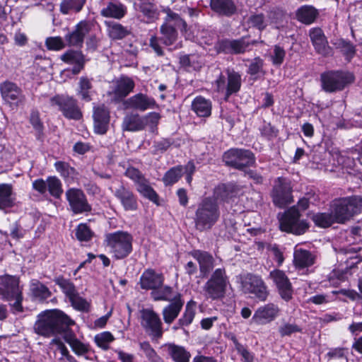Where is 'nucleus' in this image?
<instances>
[{
    "label": "nucleus",
    "mask_w": 362,
    "mask_h": 362,
    "mask_svg": "<svg viewBox=\"0 0 362 362\" xmlns=\"http://www.w3.org/2000/svg\"><path fill=\"white\" fill-rule=\"evenodd\" d=\"M309 35L313 45L317 53L323 56H327L331 54V47L328 45V42L320 28H314L310 29Z\"/></svg>",
    "instance_id": "nucleus-27"
},
{
    "label": "nucleus",
    "mask_w": 362,
    "mask_h": 362,
    "mask_svg": "<svg viewBox=\"0 0 362 362\" xmlns=\"http://www.w3.org/2000/svg\"><path fill=\"white\" fill-rule=\"evenodd\" d=\"M105 24L107 27L108 35L113 40H121L129 34L128 30L120 23L106 21Z\"/></svg>",
    "instance_id": "nucleus-41"
},
{
    "label": "nucleus",
    "mask_w": 362,
    "mask_h": 362,
    "mask_svg": "<svg viewBox=\"0 0 362 362\" xmlns=\"http://www.w3.org/2000/svg\"><path fill=\"white\" fill-rule=\"evenodd\" d=\"M19 278L16 276L6 274L0 276V298L6 301H13L10 303L13 312L23 311V293Z\"/></svg>",
    "instance_id": "nucleus-4"
},
{
    "label": "nucleus",
    "mask_w": 362,
    "mask_h": 362,
    "mask_svg": "<svg viewBox=\"0 0 362 362\" xmlns=\"http://www.w3.org/2000/svg\"><path fill=\"white\" fill-rule=\"evenodd\" d=\"M132 235L122 230L110 233L105 235L107 246L117 259L127 257L132 252Z\"/></svg>",
    "instance_id": "nucleus-6"
},
{
    "label": "nucleus",
    "mask_w": 362,
    "mask_h": 362,
    "mask_svg": "<svg viewBox=\"0 0 362 362\" xmlns=\"http://www.w3.org/2000/svg\"><path fill=\"white\" fill-rule=\"evenodd\" d=\"M337 45L344 54L347 57L351 58L354 55L355 47L350 42L344 40H339Z\"/></svg>",
    "instance_id": "nucleus-61"
},
{
    "label": "nucleus",
    "mask_w": 362,
    "mask_h": 362,
    "mask_svg": "<svg viewBox=\"0 0 362 362\" xmlns=\"http://www.w3.org/2000/svg\"><path fill=\"white\" fill-rule=\"evenodd\" d=\"M315 223L321 228H327L332 224L336 223L333 214L330 213H318L313 216Z\"/></svg>",
    "instance_id": "nucleus-49"
},
{
    "label": "nucleus",
    "mask_w": 362,
    "mask_h": 362,
    "mask_svg": "<svg viewBox=\"0 0 362 362\" xmlns=\"http://www.w3.org/2000/svg\"><path fill=\"white\" fill-rule=\"evenodd\" d=\"M296 16L298 21L306 25H310L317 18L318 11L313 6L304 5L297 9Z\"/></svg>",
    "instance_id": "nucleus-38"
},
{
    "label": "nucleus",
    "mask_w": 362,
    "mask_h": 362,
    "mask_svg": "<svg viewBox=\"0 0 362 362\" xmlns=\"http://www.w3.org/2000/svg\"><path fill=\"white\" fill-rule=\"evenodd\" d=\"M65 195L71 210L75 214L88 212L91 210L86 197L81 189L70 188L66 190Z\"/></svg>",
    "instance_id": "nucleus-18"
},
{
    "label": "nucleus",
    "mask_w": 362,
    "mask_h": 362,
    "mask_svg": "<svg viewBox=\"0 0 362 362\" xmlns=\"http://www.w3.org/2000/svg\"><path fill=\"white\" fill-rule=\"evenodd\" d=\"M50 345H55L57 349L60 352L62 357H66L69 361H72L74 357L69 354V350L59 338H54L50 342Z\"/></svg>",
    "instance_id": "nucleus-60"
},
{
    "label": "nucleus",
    "mask_w": 362,
    "mask_h": 362,
    "mask_svg": "<svg viewBox=\"0 0 362 362\" xmlns=\"http://www.w3.org/2000/svg\"><path fill=\"white\" fill-rule=\"evenodd\" d=\"M279 222L281 230L296 235H301L308 228V223L305 220L300 219L299 211L295 207L286 211L280 218Z\"/></svg>",
    "instance_id": "nucleus-9"
},
{
    "label": "nucleus",
    "mask_w": 362,
    "mask_h": 362,
    "mask_svg": "<svg viewBox=\"0 0 362 362\" xmlns=\"http://www.w3.org/2000/svg\"><path fill=\"white\" fill-rule=\"evenodd\" d=\"M100 4L103 6L100 15L105 18L119 20L127 11L126 6L117 0H101Z\"/></svg>",
    "instance_id": "nucleus-22"
},
{
    "label": "nucleus",
    "mask_w": 362,
    "mask_h": 362,
    "mask_svg": "<svg viewBox=\"0 0 362 362\" xmlns=\"http://www.w3.org/2000/svg\"><path fill=\"white\" fill-rule=\"evenodd\" d=\"M279 307L274 303H268L259 307L252 317V321L258 325H265L273 321L278 315Z\"/></svg>",
    "instance_id": "nucleus-23"
},
{
    "label": "nucleus",
    "mask_w": 362,
    "mask_h": 362,
    "mask_svg": "<svg viewBox=\"0 0 362 362\" xmlns=\"http://www.w3.org/2000/svg\"><path fill=\"white\" fill-rule=\"evenodd\" d=\"M93 119L95 132L98 134H105L110 122V112L104 105L94 107Z\"/></svg>",
    "instance_id": "nucleus-26"
},
{
    "label": "nucleus",
    "mask_w": 362,
    "mask_h": 362,
    "mask_svg": "<svg viewBox=\"0 0 362 362\" xmlns=\"http://www.w3.org/2000/svg\"><path fill=\"white\" fill-rule=\"evenodd\" d=\"M235 195V192L233 185L222 184L214 189V195L211 198L216 202L218 200L228 202Z\"/></svg>",
    "instance_id": "nucleus-40"
},
{
    "label": "nucleus",
    "mask_w": 362,
    "mask_h": 362,
    "mask_svg": "<svg viewBox=\"0 0 362 362\" xmlns=\"http://www.w3.org/2000/svg\"><path fill=\"white\" fill-rule=\"evenodd\" d=\"M60 59L66 64L74 65L72 72L78 74L85 64L84 56L81 51L68 50L61 55Z\"/></svg>",
    "instance_id": "nucleus-31"
},
{
    "label": "nucleus",
    "mask_w": 362,
    "mask_h": 362,
    "mask_svg": "<svg viewBox=\"0 0 362 362\" xmlns=\"http://www.w3.org/2000/svg\"><path fill=\"white\" fill-rule=\"evenodd\" d=\"M160 37L152 35L149 40L150 47L159 56L163 54L162 47L160 45L161 42L165 46L173 45L177 39V33L175 29L168 24H163L160 28Z\"/></svg>",
    "instance_id": "nucleus-14"
},
{
    "label": "nucleus",
    "mask_w": 362,
    "mask_h": 362,
    "mask_svg": "<svg viewBox=\"0 0 362 362\" xmlns=\"http://www.w3.org/2000/svg\"><path fill=\"white\" fill-rule=\"evenodd\" d=\"M74 321L59 310H48L40 313L34 325L35 332L45 337L65 334Z\"/></svg>",
    "instance_id": "nucleus-1"
},
{
    "label": "nucleus",
    "mask_w": 362,
    "mask_h": 362,
    "mask_svg": "<svg viewBox=\"0 0 362 362\" xmlns=\"http://www.w3.org/2000/svg\"><path fill=\"white\" fill-rule=\"evenodd\" d=\"M45 44L48 49L53 51H59L65 47V43L60 37H47Z\"/></svg>",
    "instance_id": "nucleus-57"
},
{
    "label": "nucleus",
    "mask_w": 362,
    "mask_h": 362,
    "mask_svg": "<svg viewBox=\"0 0 362 362\" xmlns=\"http://www.w3.org/2000/svg\"><path fill=\"white\" fill-rule=\"evenodd\" d=\"M136 188L141 196L156 204H158V196L156 191L151 187L146 179L141 180L140 183L136 186Z\"/></svg>",
    "instance_id": "nucleus-42"
},
{
    "label": "nucleus",
    "mask_w": 362,
    "mask_h": 362,
    "mask_svg": "<svg viewBox=\"0 0 362 362\" xmlns=\"http://www.w3.org/2000/svg\"><path fill=\"white\" fill-rule=\"evenodd\" d=\"M284 13L281 11H272L269 16L263 13L251 14L247 19L249 28H256L259 31L264 30L270 23H278L283 18Z\"/></svg>",
    "instance_id": "nucleus-19"
},
{
    "label": "nucleus",
    "mask_w": 362,
    "mask_h": 362,
    "mask_svg": "<svg viewBox=\"0 0 362 362\" xmlns=\"http://www.w3.org/2000/svg\"><path fill=\"white\" fill-rule=\"evenodd\" d=\"M292 187L291 182L284 177H279L272 192L273 202L279 207H284L292 202Z\"/></svg>",
    "instance_id": "nucleus-15"
},
{
    "label": "nucleus",
    "mask_w": 362,
    "mask_h": 362,
    "mask_svg": "<svg viewBox=\"0 0 362 362\" xmlns=\"http://www.w3.org/2000/svg\"><path fill=\"white\" fill-rule=\"evenodd\" d=\"M226 77L221 75L216 81L217 90L218 92L226 91V95L235 93L239 91L241 87V76L239 73L233 69H228L226 70Z\"/></svg>",
    "instance_id": "nucleus-16"
},
{
    "label": "nucleus",
    "mask_w": 362,
    "mask_h": 362,
    "mask_svg": "<svg viewBox=\"0 0 362 362\" xmlns=\"http://www.w3.org/2000/svg\"><path fill=\"white\" fill-rule=\"evenodd\" d=\"M115 339L113 335L109 332H104L95 335L96 344L104 350L109 349V344Z\"/></svg>",
    "instance_id": "nucleus-53"
},
{
    "label": "nucleus",
    "mask_w": 362,
    "mask_h": 362,
    "mask_svg": "<svg viewBox=\"0 0 362 362\" xmlns=\"http://www.w3.org/2000/svg\"><path fill=\"white\" fill-rule=\"evenodd\" d=\"M92 88L90 81L86 77H81L79 81V89L78 94L81 95V99L86 101L91 100L90 90Z\"/></svg>",
    "instance_id": "nucleus-52"
},
{
    "label": "nucleus",
    "mask_w": 362,
    "mask_h": 362,
    "mask_svg": "<svg viewBox=\"0 0 362 362\" xmlns=\"http://www.w3.org/2000/svg\"><path fill=\"white\" fill-rule=\"evenodd\" d=\"M30 291L34 296L40 299H46L51 296V292L48 288L38 281L33 279L30 282Z\"/></svg>",
    "instance_id": "nucleus-46"
},
{
    "label": "nucleus",
    "mask_w": 362,
    "mask_h": 362,
    "mask_svg": "<svg viewBox=\"0 0 362 362\" xmlns=\"http://www.w3.org/2000/svg\"><path fill=\"white\" fill-rule=\"evenodd\" d=\"M192 110L199 117H208L211 114L212 104L209 99L197 96L192 101Z\"/></svg>",
    "instance_id": "nucleus-34"
},
{
    "label": "nucleus",
    "mask_w": 362,
    "mask_h": 362,
    "mask_svg": "<svg viewBox=\"0 0 362 362\" xmlns=\"http://www.w3.org/2000/svg\"><path fill=\"white\" fill-rule=\"evenodd\" d=\"M143 119L138 115H128L124 117L122 129L125 131H139L144 128Z\"/></svg>",
    "instance_id": "nucleus-43"
},
{
    "label": "nucleus",
    "mask_w": 362,
    "mask_h": 362,
    "mask_svg": "<svg viewBox=\"0 0 362 362\" xmlns=\"http://www.w3.org/2000/svg\"><path fill=\"white\" fill-rule=\"evenodd\" d=\"M55 283L69 299L78 293L74 284L69 279L59 276L55 279Z\"/></svg>",
    "instance_id": "nucleus-48"
},
{
    "label": "nucleus",
    "mask_w": 362,
    "mask_h": 362,
    "mask_svg": "<svg viewBox=\"0 0 362 362\" xmlns=\"http://www.w3.org/2000/svg\"><path fill=\"white\" fill-rule=\"evenodd\" d=\"M164 276L161 273H157L152 269H146L139 279V284L142 289L154 290L163 285Z\"/></svg>",
    "instance_id": "nucleus-25"
},
{
    "label": "nucleus",
    "mask_w": 362,
    "mask_h": 362,
    "mask_svg": "<svg viewBox=\"0 0 362 362\" xmlns=\"http://www.w3.org/2000/svg\"><path fill=\"white\" fill-rule=\"evenodd\" d=\"M134 88V81L129 77L122 76L116 81L113 93L117 99H122L129 95Z\"/></svg>",
    "instance_id": "nucleus-35"
},
{
    "label": "nucleus",
    "mask_w": 362,
    "mask_h": 362,
    "mask_svg": "<svg viewBox=\"0 0 362 362\" xmlns=\"http://www.w3.org/2000/svg\"><path fill=\"white\" fill-rule=\"evenodd\" d=\"M163 348L175 362H189L190 353L185 347L175 344H164Z\"/></svg>",
    "instance_id": "nucleus-32"
},
{
    "label": "nucleus",
    "mask_w": 362,
    "mask_h": 362,
    "mask_svg": "<svg viewBox=\"0 0 362 362\" xmlns=\"http://www.w3.org/2000/svg\"><path fill=\"white\" fill-rule=\"evenodd\" d=\"M10 236L15 239L19 240L23 238L25 235V230L23 229L18 223L15 222L10 226Z\"/></svg>",
    "instance_id": "nucleus-62"
},
{
    "label": "nucleus",
    "mask_w": 362,
    "mask_h": 362,
    "mask_svg": "<svg viewBox=\"0 0 362 362\" xmlns=\"http://www.w3.org/2000/svg\"><path fill=\"white\" fill-rule=\"evenodd\" d=\"M85 4V0H65L60 5V11L64 14H67L74 11L78 12Z\"/></svg>",
    "instance_id": "nucleus-50"
},
{
    "label": "nucleus",
    "mask_w": 362,
    "mask_h": 362,
    "mask_svg": "<svg viewBox=\"0 0 362 362\" xmlns=\"http://www.w3.org/2000/svg\"><path fill=\"white\" fill-rule=\"evenodd\" d=\"M141 326L153 340L160 339L163 334V325L159 315L150 309L141 311Z\"/></svg>",
    "instance_id": "nucleus-12"
},
{
    "label": "nucleus",
    "mask_w": 362,
    "mask_h": 362,
    "mask_svg": "<svg viewBox=\"0 0 362 362\" xmlns=\"http://www.w3.org/2000/svg\"><path fill=\"white\" fill-rule=\"evenodd\" d=\"M215 49L218 52L231 54V40L223 39L218 41L215 45Z\"/></svg>",
    "instance_id": "nucleus-64"
},
{
    "label": "nucleus",
    "mask_w": 362,
    "mask_h": 362,
    "mask_svg": "<svg viewBox=\"0 0 362 362\" xmlns=\"http://www.w3.org/2000/svg\"><path fill=\"white\" fill-rule=\"evenodd\" d=\"M223 160L226 165L235 169L243 170L252 165L255 161L253 153L245 149L232 148L225 152Z\"/></svg>",
    "instance_id": "nucleus-10"
},
{
    "label": "nucleus",
    "mask_w": 362,
    "mask_h": 362,
    "mask_svg": "<svg viewBox=\"0 0 362 362\" xmlns=\"http://www.w3.org/2000/svg\"><path fill=\"white\" fill-rule=\"evenodd\" d=\"M183 174V167L177 165L168 170L163 177L165 185H172L177 182Z\"/></svg>",
    "instance_id": "nucleus-47"
},
{
    "label": "nucleus",
    "mask_w": 362,
    "mask_h": 362,
    "mask_svg": "<svg viewBox=\"0 0 362 362\" xmlns=\"http://www.w3.org/2000/svg\"><path fill=\"white\" fill-rule=\"evenodd\" d=\"M293 262L298 269L309 267L315 263V256L310 251L296 248L293 253Z\"/></svg>",
    "instance_id": "nucleus-37"
},
{
    "label": "nucleus",
    "mask_w": 362,
    "mask_h": 362,
    "mask_svg": "<svg viewBox=\"0 0 362 362\" xmlns=\"http://www.w3.org/2000/svg\"><path fill=\"white\" fill-rule=\"evenodd\" d=\"M76 236L80 241H88L93 236V232L85 223H80L76 229Z\"/></svg>",
    "instance_id": "nucleus-56"
},
{
    "label": "nucleus",
    "mask_w": 362,
    "mask_h": 362,
    "mask_svg": "<svg viewBox=\"0 0 362 362\" xmlns=\"http://www.w3.org/2000/svg\"><path fill=\"white\" fill-rule=\"evenodd\" d=\"M286 51L284 48L279 45H275L273 49V52L271 54V59L273 64L276 66H280L285 58Z\"/></svg>",
    "instance_id": "nucleus-58"
},
{
    "label": "nucleus",
    "mask_w": 362,
    "mask_h": 362,
    "mask_svg": "<svg viewBox=\"0 0 362 362\" xmlns=\"http://www.w3.org/2000/svg\"><path fill=\"white\" fill-rule=\"evenodd\" d=\"M69 302L71 303L72 307L79 311H87L88 310L90 304L83 297H81L78 292L73 296L69 299Z\"/></svg>",
    "instance_id": "nucleus-54"
},
{
    "label": "nucleus",
    "mask_w": 362,
    "mask_h": 362,
    "mask_svg": "<svg viewBox=\"0 0 362 362\" xmlns=\"http://www.w3.org/2000/svg\"><path fill=\"white\" fill-rule=\"evenodd\" d=\"M56 170L64 177L66 182L71 183L76 178V173L67 163L57 161L54 163Z\"/></svg>",
    "instance_id": "nucleus-44"
},
{
    "label": "nucleus",
    "mask_w": 362,
    "mask_h": 362,
    "mask_svg": "<svg viewBox=\"0 0 362 362\" xmlns=\"http://www.w3.org/2000/svg\"><path fill=\"white\" fill-rule=\"evenodd\" d=\"M211 9L218 15L231 16L236 12L233 0H211Z\"/></svg>",
    "instance_id": "nucleus-36"
},
{
    "label": "nucleus",
    "mask_w": 362,
    "mask_h": 362,
    "mask_svg": "<svg viewBox=\"0 0 362 362\" xmlns=\"http://www.w3.org/2000/svg\"><path fill=\"white\" fill-rule=\"evenodd\" d=\"M51 105L57 106L63 115L68 119L78 120L82 117L76 100L72 97L56 95L51 99Z\"/></svg>",
    "instance_id": "nucleus-13"
},
{
    "label": "nucleus",
    "mask_w": 362,
    "mask_h": 362,
    "mask_svg": "<svg viewBox=\"0 0 362 362\" xmlns=\"http://www.w3.org/2000/svg\"><path fill=\"white\" fill-rule=\"evenodd\" d=\"M183 305L182 295H177L173 301L163 308L162 315L164 322L168 325L171 324L179 315Z\"/></svg>",
    "instance_id": "nucleus-29"
},
{
    "label": "nucleus",
    "mask_w": 362,
    "mask_h": 362,
    "mask_svg": "<svg viewBox=\"0 0 362 362\" xmlns=\"http://www.w3.org/2000/svg\"><path fill=\"white\" fill-rule=\"evenodd\" d=\"M354 81V75L349 72L328 71L321 74L322 89L329 93L341 90Z\"/></svg>",
    "instance_id": "nucleus-8"
},
{
    "label": "nucleus",
    "mask_w": 362,
    "mask_h": 362,
    "mask_svg": "<svg viewBox=\"0 0 362 362\" xmlns=\"http://www.w3.org/2000/svg\"><path fill=\"white\" fill-rule=\"evenodd\" d=\"M248 45L249 43L245 41V38L231 40V54L243 53Z\"/></svg>",
    "instance_id": "nucleus-59"
},
{
    "label": "nucleus",
    "mask_w": 362,
    "mask_h": 362,
    "mask_svg": "<svg viewBox=\"0 0 362 362\" xmlns=\"http://www.w3.org/2000/svg\"><path fill=\"white\" fill-rule=\"evenodd\" d=\"M47 187L49 194L55 197L59 198L63 193L62 182L57 177H49L47 179Z\"/></svg>",
    "instance_id": "nucleus-51"
},
{
    "label": "nucleus",
    "mask_w": 362,
    "mask_h": 362,
    "mask_svg": "<svg viewBox=\"0 0 362 362\" xmlns=\"http://www.w3.org/2000/svg\"><path fill=\"white\" fill-rule=\"evenodd\" d=\"M124 105L127 109H133L141 112L155 109L158 107L153 98L143 93H137L129 98L124 101Z\"/></svg>",
    "instance_id": "nucleus-21"
},
{
    "label": "nucleus",
    "mask_w": 362,
    "mask_h": 362,
    "mask_svg": "<svg viewBox=\"0 0 362 362\" xmlns=\"http://www.w3.org/2000/svg\"><path fill=\"white\" fill-rule=\"evenodd\" d=\"M269 278L276 287L281 298L286 301H289L293 296V288L286 273L276 269L269 272Z\"/></svg>",
    "instance_id": "nucleus-17"
},
{
    "label": "nucleus",
    "mask_w": 362,
    "mask_h": 362,
    "mask_svg": "<svg viewBox=\"0 0 362 362\" xmlns=\"http://www.w3.org/2000/svg\"><path fill=\"white\" fill-rule=\"evenodd\" d=\"M64 339L75 354L78 356H83L87 360L90 359L88 354L91 352V348L88 344L81 341L69 329L64 335Z\"/></svg>",
    "instance_id": "nucleus-28"
},
{
    "label": "nucleus",
    "mask_w": 362,
    "mask_h": 362,
    "mask_svg": "<svg viewBox=\"0 0 362 362\" xmlns=\"http://www.w3.org/2000/svg\"><path fill=\"white\" fill-rule=\"evenodd\" d=\"M192 256L198 262L202 276H206L214 267V258L206 252L194 250Z\"/></svg>",
    "instance_id": "nucleus-33"
},
{
    "label": "nucleus",
    "mask_w": 362,
    "mask_h": 362,
    "mask_svg": "<svg viewBox=\"0 0 362 362\" xmlns=\"http://www.w3.org/2000/svg\"><path fill=\"white\" fill-rule=\"evenodd\" d=\"M140 349L144 352L146 357L151 362H162L156 351L152 348L151 344L147 341L141 342L139 344Z\"/></svg>",
    "instance_id": "nucleus-55"
},
{
    "label": "nucleus",
    "mask_w": 362,
    "mask_h": 362,
    "mask_svg": "<svg viewBox=\"0 0 362 362\" xmlns=\"http://www.w3.org/2000/svg\"><path fill=\"white\" fill-rule=\"evenodd\" d=\"M0 93L4 102L12 109L23 105L25 100V96L21 88L9 81L0 84Z\"/></svg>",
    "instance_id": "nucleus-11"
},
{
    "label": "nucleus",
    "mask_w": 362,
    "mask_h": 362,
    "mask_svg": "<svg viewBox=\"0 0 362 362\" xmlns=\"http://www.w3.org/2000/svg\"><path fill=\"white\" fill-rule=\"evenodd\" d=\"M125 175L134 182L136 186L139 184L141 180L146 179L141 173L134 168H128L125 172Z\"/></svg>",
    "instance_id": "nucleus-63"
},
{
    "label": "nucleus",
    "mask_w": 362,
    "mask_h": 362,
    "mask_svg": "<svg viewBox=\"0 0 362 362\" xmlns=\"http://www.w3.org/2000/svg\"><path fill=\"white\" fill-rule=\"evenodd\" d=\"M93 26V23L89 21H80L74 29L64 37L68 45L81 47L84 37L91 31Z\"/></svg>",
    "instance_id": "nucleus-20"
},
{
    "label": "nucleus",
    "mask_w": 362,
    "mask_h": 362,
    "mask_svg": "<svg viewBox=\"0 0 362 362\" xmlns=\"http://www.w3.org/2000/svg\"><path fill=\"white\" fill-rule=\"evenodd\" d=\"M330 210L337 223L343 224L362 211V197H349L334 199Z\"/></svg>",
    "instance_id": "nucleus-2"
},
{
    "label": "nucleus",
    "mask_w": 362,
    "mask_h": 362,
    "mask_svg": "<svg viewBox=\"0 0 362 362\" xmlns=\"http://www.w3.org/2000/svg\"><path fill=\"white\" fill-rule=\"evenodd\" d=\"M115 197L119 201L124 211H134L138 209L136 196L124 185H120L114 191Z\"/></svg>",
    "instance_id": "nucleus-24"
},
{
    "label": "nucleus",
    "mask_w": 362,
    "mask_h": 362,
    "mask_svg": "<svg viewBox=\"0 0 362 362\" xmlns=\"http://www.w3.org/2000/svg\"><path fill=\"white\" fill-rule=\"evenodd\" d=\"M220 211L218 203L211 197L204 198L195 212V227L200 231L211 229L218 221Z\"/></svg>",
    "instance_id": "nucleus-3"
},
{
    "label": "nucleus",
    "mask_w": 362,
    "mask_h": 362,
    "mask_svg": "<svg viewBox=\"0 0 362 362\" xmlns=\"http://www.w3.org/2000/svg\"><path fill=\"white\" fill-rule=\"evenodd\" d=\"M241 291L245 294L253 295L260 301H265L269 296L267 286L263 279L252 274H241L237 276Z\"/></svg>",
    "instance_id": "nucleus-7"
},
{
    "label": "nucleus",
    "mask_w": 362,
    "mask_h": 362,
    "mask_svg": "<svg viewBox=\"0 0 362 362\" xmlns=\"http://www.w3.org/2000/svg\"><path fill=\"white\" fill-rule=\"evenodd\" d=\"M151 297L156 301L163 300L172 302L180 293L175 291L172 287L169 286H160L151 293Z\"/></svg>",
    "instance_id": "nucleus-39"
},
{
    "label": "nucleus",
    "mask_w": 362,
    "mask_h": 362,
    "mask_svg": "<svg viewBox=\"0 0 362 362\" xmlns=\"http://www.w3.org/2000/svg\"><path fill=\"white\" fill-rule=\"evenodd\" d=\"M196 303L193 300L189 301L185 307L182 316L179 319L178 323L180 326H188L190 325L195 315Z\"/></svg>",
    "instance_id": "nucleus-45"
},
{
    "label": "nucleus",
    "mask_w": 362,
    "mask_h": 362,
    "mask_svg": "<svg viewBox=\"0 0 362 362\" xmlns=\"http://www.w3.org/2000/svg\"><path fill=\"white\" fill-rule=\"evenodd\" d=\"M16 197L10 184H0V210L7 212L16 205Z\"/></svg>",
    "instance_id": "nucleus-30"
},
{
    "label": "nucleus",
    "mask_w": 362,
    "mask_h": 362,
    "mask_svg": "<svg viewBox=\"0 0 362 362\" xmlns=\"http://www.w3.org/2000/svg\"><path fill=\"white\" fill-rule=\"evenodd\" d=\"M230 286L229 277L224 268H218L211 274L203 286V294L207 299L221 300L226 296Z\"/></svg>",
    "instance_id": "nucleus-5"
}]
</instances>
